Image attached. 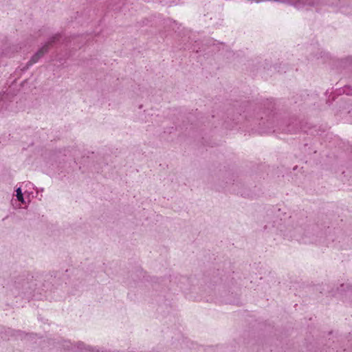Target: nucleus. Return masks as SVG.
<instances>
[{"instance_id":"1","label":"nucleus","mask_w":352,"mask_h":352,"mask_svg":"<svg viewBox=\"0 0 352 352\" xmlns=\"http://www.w3.org/2000/svg\"><path fill=\"white\" fill-rule=\"evenodd\" d=\"M60 35L55 34L54 36L50 38L48 41L45 43L39 50L31 57L28 65H32L38 61L49 50L50 46L55 43L58 38Z\"/></svg>"},{"instance_id":"2","label":"nucleus","mask_w":352,"mask_h":352,"mask_svg":"<svg viewBox=\"0 0 352 352\" xmlns=\"http://www.w3.org/2000/svg\"><path fill=\"white\" fill-rule=\"evenodd\" d=\"M274 116H270L265 119H263L262 118V121L260 123V125H263L265 127V129L263 130V132H265V131H267V130L271 129L274 126Z\"/></svg>"},{"instance_id":"3","label":"nucleus","mask_w":352,"mask_h":352,"mask_svg":"<svg viewBox=\"0 0 352 352\" xmlns=\"http://www.w3.org/2000/svg\"><path fill=\"white\" fill-rule=\"evenodd\" d=\"M276 1L285 3L294 6L297 9H300L304 7L305 3L304 0H276Z\"/></svg>"},{"instance_id":"4","label":"nucleus","mask_w":352,"mask_h":352,"mask_svg":"<svg viewBox=\"0 0 352 352\" xmlns=\"http://www.w3.org/2000/svg\"><path fill=\"white\" fill-rule=\"evenodd\" d=\"M16 197L18 201H20L21 203L23 204L25 202L21 188H18L16 190Z\"/></svg>"}]
</instances>
